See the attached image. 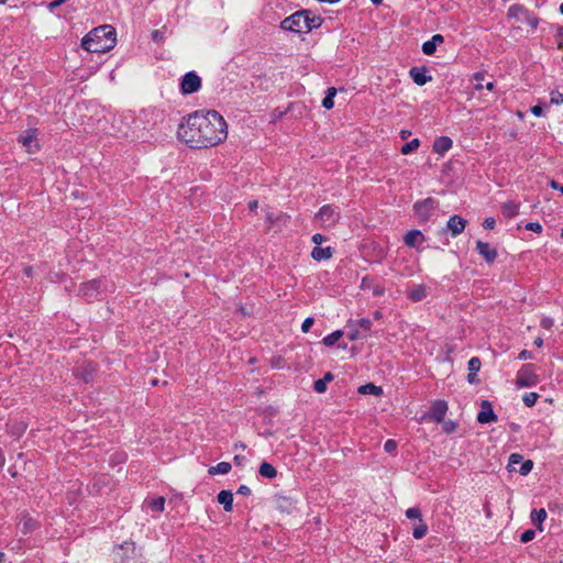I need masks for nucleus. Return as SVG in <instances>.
Returning <instances> with one entry per match:
<instances>
[{
	"label": "nucleus",
	"instance_id": "obj_1",
	"mask_svg": "<svg viewBox=\"0 0 563 563\" xmlns=\"http://www.w3.org/2000/svg\"><path fill=\"white\" fill-rule=\"evenodd\" d=\"M177 137L190 148H207L228 137V124L216 110L195 111L179 123Z\"/></svg>",
	"mask_w": 563,
	"mask_h": 563
},
{
	"label": "nucleus",
	"instance_id": "obj_2",
	"mask_svg": "<svg viewBox=\"0 0 563 563\" xmlns=\"http://www.w3.org/2000/svg\"><path fill=\"white\" fill-rule=\"evenodd\" d=\"M115 30L111 25H100L90 31L81 41V47L90 53H106L115 45Z\"/></svg>",
	"mask_w": 563,
	"mask_h": 563
},
{
	"label": "nucleus",
	"instance_id": "obj_3",
	"mask_svg": "<svg viewBox=\"0 0 563 563\" xmlns=\"http://www.w3.org/2000/svg\"><path fill=\"white\" fill-rule=\"evenodd\" d=\"M309 15H311L310 10H306V9L299 10V11L292 13L291 15L285 18L280 22V29H283L285 31L298 33V34L309 33L312 30H314V25H311L308 23Z\"/></svg>",
	"mask_w": 563,
	"mask_h": 563
},
{
	"label": "nucleus",
	"instance_id": "obj_4",
	"mask_svg": "<svg viewBox=\"0 0 563 563\" xmlns=\"http://www.w3.org/2000/svg\"><path fill=\"white\" fill-rule=\"evenodd\" d=\"M539 383L533 364H525L517 373L516 384L519 387H533Z\"/></svg>",
	"mask_w": 563,
	"mask_h": 563
},
{
	"label": "nucleus",
	"instance_id": "obj_5",
	"mask_svg": "<svg viewBox=\"0 0 563 563\" xmlns=\"http://www.w3.org/2000/svg\"><path fill=\"white\" fill-rule=\"evenodd\" d=\"M201 88V78L195 71L186 73L179 84V89L183 95H191Z\"/></svg>",
	"mask_w": 563,
	"mask_h": 563
},
{
	"label": "nucleus",
	"instance_id": "obj_6",
	"mask_svg": "<svg viewBox=\"0 0 563 563\" xmlns=\"http://www.w3.org/2000/svg\"><path fill=\"white\" fill-rule=\"evenodd\" d=\"M316 217L323 224L333 225L340 219V208L332 205H324L319 209Z\"/></svg>",
	"mask_w": 563,
	"mask_h": 563
},
{
	"label": "nucleus",
	"instance_id": "obj_7",
	"mask_svg": "<svg viewBox=\"0 0 563 563\" xmlns=\"http://www.w3.org/2000/svg\"><path fill=\"white\" fill-rule=\"evenodd\" d=\"M438 202L433 198H426L423 200L417 201L413 205V211L416 216L420 219L422 222H427L430 217L432 210L437 207Z\"/></svg>",
	"mask_w": 563,
	"mask_h": 563
},
{
	"label": "nucleus",
	"instance_id": "obj_8",
	"mask_svg": "<svg viewBox=\"0 0 563 563\" xmlns=\"http://www.w3.org/2000/svg\"><path fill=\"white\" fill-rule=\"evenodd\" d=\"M466 224L467 221L463 217L454 214L450 217L446 222V228L441 229L439 234L450 232L452 238H456L465 230Z\"/></svg>",
	"mask_w": 563,
	"mask_h": 563
},
{
	"label": "nucleus",
	"instance_id": "obj_9",
	"mask_svg": "<svg viewBox=\"0 0 563 563\" xmlns=\"http://www.w3.org/2000/svg\"><path fill=\"white\" fill-rule=\"evenodd\" d=\"M477 421L482 424L497 421V415L494 412L493 405L488 400H482L481 411L477 413Z\"/></svg>",
	"mask_w": 563,
	"mask_h": 563
},
{
	"label": "nucleus",
	"instance_id": "obj_10",
	"mask_svg": "<svg viewBox=\"0 0 563 563\" xmlns=\"http://www.w3.org/2000/svg\"><path fill=\"white\" fill-rule=\"evenodd\" d=\"M19 142L26 148L29 153H35L40 150L36 130L34 129H30L25 132V134L20 135Z\"/></svg>",
	"mask_w": 563,
	"mask_h": 563
},
{
	"label": "nucleus",
	"instance_id": "obj_11",
	"mask_svg": "<svg viewBox=\"0 0 563 563\" xmlns=\"http://www.w3.org/2000/svg\"><path fill=\"white\" fill-rule=\"evenodd\" d=\"M448 411V404L444 400H437L432 404L428 418L433 422H443Z\"/></svg>",
	"mask_w": 563,
	"mask_h": 563
},
{
	"label": "nucleus",
	"instance_id": "obj_12",
	"mask_svg": "<svg viewBox=\"0 0 563 563\" xmlns=\"http://www.w3.org/2000/svg\"><path fill=\"white\" fill-rule=\"evenodd\" d=\"M274 501L280 512L291 514L296 509L297 500L291 496L277 494Z\"/></svg>",
	"mask_w": 563,
	"mask_h": 563
},
{
	"label": "nucleus",
	"instance_id": "obj_13",
	"mask_svg": "<svg viewBox=\"0 0 563 563\" xmlns=\"http://www.w3.org/2000/svg\"><path fill=\"white\" fill-rule=\"evenodd\" d=\"M476 251L488 264L494 263L498 256L496 249L490 247L489 243L481 240L476 242Z\"/></svg>",
	"mask_w": 563,
	"mask_h": 563
},
{
	"label": "nucleus",
	"instance_id": "obj_14",
	"mask_svg": "<svg viewBox=\"0 0 563 563\" xmlns=\"http://www.w3.org/2000/svg\"><path fill=\"white\" fill-rule=\"evenodd\" d=\"M409 76L413 80V82L418 86H423L427 82L432 80V76L428 75L427 67H411L409 70Z\"/></svg>",
	"mask_w": 563,
	"mask_h": 563
},
{
	"label": "nucleus",
	"instance_id": "obj_15",
	"mask_svg": "<svg viewBox=\"0 0 563 563\" xmlns=\"http://www.w3.org/2000/svg\"><path fill=\"white\" fill-rule=\"evenodd\" d=\"M18 528L22 532V534H27L35 531L38 528V522L32 518L29 514L22 512L20 515V521L18 523Z\"/></svg>",
	"mask_w": 563,
	"mask_h": 563
},
{
	"label": "nucleus",
	"instance_id": "obj_16",
	"mask_svg": "<svg viewBox=\"0 0 563 563\" xmlns=\"http://www.w3.org/2000/svg\"><path fill=\"white\" fill-rule=\"evenodd\" d=\"M426 241V236L420 230H410L404 236V243L408 247L418 249Z\"/></svg>",
	"mask_w": 563,
	"mask_h": 563
},
{
	"label": "nucleus",
	"instance_id": "obj_17",
	"mask_svg": "<svg viewBox=\"0 0 563 563\" xmlns=\"http://www.w3.org/2000/svg\"><path fill=\"white\" fill-rule=\"evenodd\" d=\"M101 286V282L98 279H92L87 283L81 284L79 288V294L87 298L92 299L98 292Z\"/></svg>",
	"mask_w": 563,
	"mask_h": 563
},
{
	"label": "nucleus",
	"instance_id": "obj_18",
	"mask_svg": "<svg viewBox=\"0 0 563 563\" xmlns=\"http://www.w3.org/2000/svg\"><path fill=\"white\" fill-rule=\"evenodd\" d=\"M452 146L453 141L449 136H440L433 142L432 150L434 153L443 156Z\"/></svg>",
	"mask_w": 563,
	"mask_h": 563
},
{
	"label": "nucleus",
	"instance_id": "obj_19",
	"mask_svg": "<svg viewBox=\"0 0 563 563\" xmlns=\"http://www.w3.org/2000/svg\"><path fill=\"white\" fill-rule=\"evenodd\" d=\"M444 42V37L441 34H434L431 40L422 44L423 54L431 56L435 53L437 46Z\"/></svg>",
	"mask_w": 563,
	"mask_h": 563
},
{
	"label": "nucleus",
	"instance_id": "obj_20",
	"mask_svg": "<svg viewBox=\"0 0 563 563\" xmlns=\"http://www.w3.org/2000/svg\"><path fill=\"white\" fill-rule=\"evenodd\" d=\"M360 288L363 290L372 289L373 295L376 297L383 296L385 294V288L379 285H374L373 277H371L368 275H366L362 278Z\"/></svg>",
	"mask_w": 563,
	"mask_h": 563
},
{
	"label": "nucleus",
	"instance_id": "obj_21",
	"mask_svg": "<svg viewBox=\"0 0 563 563\" xmlns=\"http://www.w3.org/2000/svg\"><path fill=\"white\" fill-rule=\"evenodd\" d=\"M217 500H218L219 504H221L223 506V509L227 512L232 511V509H233V494H232L231 490H227V489L221 490L218 494V496H217Z\"/></svg>",
	"mask_w": 563,
	"mask_h": 563
},
{
	"label": "nucleus",
	"instance_id": "obj_22",
	"mask_svg": "<svg viewBox=\"0 0 563 563\" xmlns=\"http://www.w3.org/2000/svg\"><path fill=\"white\" fill-rule=\"evenodd\" d=\"M333 255V249L331 246L321 247V246H314L311 252V257L317 261H325L330 260Z\"/></svg>",
	"mask_w": 563,
	"mask_h": 563
},
{
	"label": "nucleus",
	"instance_id": "obj_23",
	"mask_svg": "<svg viewBox=\"0 0 563 563\" xmlns=\"http://www.w3.org/2000/svg\"><path fill=\"white\" fill-rule=\"evenodd\" d=\"M501 213L505 218H514L519 213V205L515 201H507L501 206Z\"/></svg>",
	"mask_w": 563,
	"mask_h": 563
},
{
	"label": "nucleus",
	"instance_id": "obj_24",
	"mask_svg": "<svg viewBox=\"0 0 563 563\" xmlns=\"http://www.w3.org/2000/svg\"><path fill=\"white\" fill-rule=\"evenodd\" d=\"M547 518V511L543 508L533 509L530 514L531 521L542 531V523Z\"/></svg>",
	"mask_w": 563,
	"mask_h": 563
},
{
	"label": "nucleus",
	"instance_id": "obj_25",
	"mask_svg": "<svg viewBox=\"0 0 563 563\" xmlns=\"http://www.w3.org/2000/svg\"><path fill=\"white\" fill-rule=\"evenodd\" d=\"M258 473L261 476L269 479L275 478L277 475L276 468L268 462H262L258 468Z\"/></svg>",
	"mask_w": 563,
	"mask_h": 563
},
{
	"label": "nucleus",
	"instance_id": "obj_26",
	"mask_svg": "<svg viewBox=\"0 0 563 563\" xmlns=\"http://www.w3.org/2000/svg\"><path fill=\"white\" fill-rule=\"evenodd\" d=\"M232 466L229 462H220L218 463L216 466H211L209 470H208V473L210 475H216V474H228L230 471H231Z\"/></svg>",
	"mask_w": 563,
	"mask_h": 563
},
{
	"label": "nucleus",
	"instance_id": "obj_27",
	"mask_svg": "<svg viewBox=\"0 0 563 563\" xmlns=\"http://www.w3.org/2000/svg\"><path fill=\"white\" fill-rule=\"evenodd\" d=\"M336 95V89L334 87H329L325 91V97L322 100V107L327 110H330L334 106V97Z\"/></svg>",
	"mask_w": 563,
	"mask_h": 563
},
{
	"label": "nucleus",
	"instance_id": "obj_28",
	"mask_svg": "<svg viewBox=\"0 0 563 563\" xmlns=\"http://www.w3.org/2000/svg\"><path fill=\"white\" fill-rule=\"evenodd\" d=\"M521 23H526L531 29H537L539 24V19L534 13L526 9L525 13L522 14Z\"/></svg>",
	"mask_w": 563,
	"mask_h": 563
},
{
	"label": "nucleus",
	"instance_id": "obj_29",
	"mask_svg": "<svg viewBox=\"0 0 563 563\" xmlns=\"http://www.w3.org/2000/svg\"><path fill=\"white\" fill-rule=\"evenodd\" d=\"M358 393L364 394V395L369 394V395L379 396V395H382L383 389H382V387L369 383V384H365V385L361 386L358 388Z\"/></svg>",
	"mask_w": 563,
	"mask_h": 563
},
{
	"label": "nucleus",
	"instance_id": "obj_30",
	"mask_svg": "<svg viewBox=\"0 0 563 563\" xmlns=\"http://www.w3.org/2000/svg\"><path fill=\"white\" fill-rule=\"evenodd\" d=\"M343 336L342 330H335L332 333L328 334L323 338L322 343L325 346H332L334 343H336Z\"/></svg>",
	"mask_w": 563,
	"mask_h": 563
},
{
	"label": "nucleus",
	"instance_id": "obj_31",
	"mask_svg": "<svg viewBox=\"0 0 563 563\" xmlns=\"http://www.w3.org/2000/svg\"><path fill=\"white\" fill-rule=\"evenodd\" d=\"M525 11H526V8L523 5H521V4H512L508 9V16L515 18V19H517L518 21L521 22L522 14L525 13Z\"/></svg>",
	"mask_w": 563,
	"mask_h": 563
},
{
	"label": "nucleus",
	"instance_id": "obj_32",
	"mask_svg": "<svg viewBox=\"0 0 563 563\" xmlns=\"http://www.w3.org/2000/svg\"><path fill=\"white\" fill-rule=\"evenodd\" d=\"M427 531H428V526L426 523H423L422 519H420V521L417 525H415V527L412 529V536L415 539L419 540V539H422L427 534Z\"/></svg>",
	"mask_w": 563,
	"mask_h": 563
},
{
	"label": "nucleus",
	"instance_id": "obj_33",
	"mask_svg": "<svg viewBox=\"0 0 563 563\" xmlns=\"http://www.w3.org/2000/svg\"><path fill=\"white\" fill-rule=\"evenodd\" d=\"M148 508L155 512H163L165 509V498L157 497L148 501Z\"/></svg>",
	"mask_w": 563,
	"mask_h": 563
},
{
	"label": "nucleus",
	"instance_id": "obj_34",
	"mask_svg": "<svg viewBox=\"0 0 563 563\" xmlns=\"http://www.w3.org/2000/svg\"><path fill=\"white\" fill-rule=\"evenodd\" d=\"M419 146H420V140L419 139H413L410 142L405 143L402 145L400 152L404 155H408V154L415 152Z\"/></svg>",
	"mask_w": 563,
	"mask_h": 563
},
{
	"label": "nucleus",
	"instance_id": "obj_35",
	"mask_svg": "<svg viewBox=\"0 0 563 563\" xmlns=\"http://www.w3.org/2000/svg\"><path fill=\"white\" fill-rule=\"evenodd\" d=\"M539 395L534 391L526 393L522 397V401L527 407H532L536 405Z\"/></svg>",
	"mask_w": 563,
	"mask_h": 563
},
{
	"label": "nucleus",
	"instance_id": "obj_36",
	"mask_svg": "<svg viewBox=\"0 0 563 563\" xmlns=\"http://www.w3.org/2000/svg\"><path fill=\"white\" fill-rule=\"evenodd\" d=\"M523 457L522 455L518 454V453H512L510 456H509V461H508V470L510 472L512 471H516V467L515 465L516 464H521L523 461Z\"/></svg>",
	"mask_w": 563,
	"mask_h": 563
},
{
	"label": "nucleus",
	"instance_id": "obj_37",
	"mask_svg": "<svg viewBox=\"0 0 563 563\" xmlns=\"http://www.w3.org/2000/svg\"><path fill=\"white\" fill-rule=\"evenodd\" d=\"M426 297V290L423 287L419 286L418 288L413 289L410 294H409V298L412 300V301H420L422 300L423 298Z\"/></svg>",
	"mask_w": 563,
	"mask_h": 563
},
{
	"label": "nucleus",
	"instance_id": "obj_38",
	"mask_svg": "<svg viewBox=\"0 0 563 563\" xmlns=\"http://www.w3.org/2000/svg\"><path fill=\"white\" fill-rule=\"evenodd\" d=\"M467 366H468V372L478 373L481 369V366H482V362H481L479 357L474 356V357L470 358Z\"/></svg>",
	"mask_w": 563,
	"mask_h": 563
},
{
	"label": "nucleus",
	"instance_id": "obj_39",
	"mask_svg": "<svg viewBox=\"0 0 563 563\" xmlns=\"http://www.w3.org/2000/svg\"><path fill=\"white\" fill-rule=\"evenodd\" d=\"M550 103L551 104H555V106L562 104L563 103V93H561L558 90L551 91V93H550Z\"/></svg>",
	"mask_w": 563,
	"mask_h": 563
},
{
	"label": "nucleus",
	"instance_id": "obj_40",
	"mask_svg": "<svg viewBox=\"0 0 563 563\" xmlns=\"http://www.w3.org/2000/svg\"><path fill=\"white\" fill-rule=\"evenodd\" d=\"M532 467H533V462L531 460H527L520 464V468L518 472L520 473V475L525 476L531 472Z\"/></svg>",
	"mask_w": 563,
	"mask_h": 563
},
{
	"label": "nucleus",
	"instance_id": "obj_41",
	"mask_svg": "<svg viewBox=\"0 0 563 563\" xmlns=\"http://www.w3.org/2000/svg\"><path fill=\"white\" fill-rule=\"evenodd\" d=\"M406 517L408 519H418L420 521L421 510L418 507H411L406 510Z\"/></svg>",
	"mask_w": 563,
	"mask_h": 563
},
{
	"label": "nucleus",
	"instance_id": "obj_42",
	"mask_svg": "<svg viewBox=\"0 0 563 563\" xmlns=\"http://www.w3.org/2000/svg\"><path fill=\"white\" fill-rule=\"evenodd\" d=\"M397 448H398V444L395 440L393 439H389L387 441H385L384 443V451L386 453H395L397 451Z\"/></svg>",
	"mask_w": 563,
	"mask_h": 563
},
{
	"label": "nucleus",
	"instance_id": "obj_43",
	"mask_svg": "<svg viewBox=\"0 0 563 563\" xmlns=\"http://www.w3.org/2000/svg\"><path fill=\"white\" fill-rule=\"evenodd\" d=\"M536 537V531L532 530V529H528L526 531H523L521 534H520V541L522 543H528L530 542L531 540H533Z\"/></svg>",
	"mask_w": 563,
	"mask_h": 563
},
{
	"label": "nucleus",
	"instance_id": "obj_44",
	"mask_svg": "<svg viewBox=\"0 0 563 563\" xmlns=\"http://www.w3.org/2000/svg\"><path fill=\"white\" fill-rule=\"evenodd\" d=\"M151 38L153 42L155 43H161L164 41L165 38V32H164V29L163 30H153L152 33H151Z\"/></svg>",
	"mask_w": 563,
	"mask_h": 563
},
{
	"label": "nucleus",
	"instance_id": "obj_45",
	"mask_svg": "<svg viewBox=\"0 0 563 563\" xmlns=\"http://www.w3.org/2000/svg\"><path fill=\"white\" fill-rule=\"evenodd\" d=\"M313 389L316 393L318 394H323L325 390H327V384L324 383V380H322L321 378L320 379H317L314 383H313Z\"/></svg>",
	"mask_w": 563,
	"mask_h": 563
},
{
	"label": "nucleus",
	"instance_id": "obj_46",
	"mask_svg": "<svg viewBox=\"0 0 563 563\" xmlns=\"http://www.w3.org/2000/svg\"><path fill=\"white\" fill-rule=\"evenodd\" d=\"M313 323H314V319L312 317L306 318L301 324V331L303 333H308L310 331L311 327L313 325Z\"/></svg>",
	"mask_w": 563,
	"mask_h": 563
},
{
	"label": "nucleus",
	"instance_id": "obj_47",
	"mask_svg": "<svg viewBox=\"0 0 563 563\" xmlns=\"http://www.w3.org/2000/svg\"><path fill=\"white\" fill-rule=\"evenodd\" d=\"M322 22H323V19L319 15H313L311 13V15L308 16V23L311 25H314V29H318L319 26H321Z\"/></svg>",
	"mask_w": 563,
	"mask_h": 563
},
{
	"label": "nucleus",
	"instance_id": "obj_48",
	"mask_svg": "<svg viewBox=\"0 0 563 563\" xmlns=\"http://www.w3.org/2000/svg\"><path fill=\"white\" fill-rule=\"evenodd\" d=\"M456 427H457V424L452 420H448V421L443 422V431L445 433H453L456 430Z\"/></svg>",
	"mask_w": 563,
	"mask_h": 563
},
{
	"label": "nucleus",
	"instance_id": "obj_49",
	"mask_svg": "<svg viewBox=\"0 0 563 563\" xmlns=\"http://www.w3.org/2000/svg\"><path fill=\"white\" fill-rule=\"evenodd\" d=\"M357 324L360 328H362L363 330L365 331H369L372 325H373V322L371 319L368 318H362L360 320H357Z\"/></svg>",
	"mask_w": 563,
	"mask_h": 563
},
{
	"label": "nucleus",
	"instance_id": "obj_50",
	"mask_svg": "<svg viewBox=\"0 0 563 563\" xmlns=\"http://www.w3.org/2000/svg\"><path fill=\"white\" fill-rule=\"evenodd\" d=\"M526 229L536 233L542 232V225L539 222H528Z\"/></svg>",
	"mask_w": 563,
	"mask_h": 563
},
{
	"label": "nucleus",
	"instance_id": "obj_51",
	"mask_svg": "<svg viewBox=\"0 0 563 563\" xmlns=\"http://www.w3.org/2000/svg\"><path fill=\"white\" fill-rule=\"evenodd\" d=\"M554 324V320L550 317H543L540 321V325L543 328V329H551Z\"/></svg>",
	"mask_w": 563,
	"mask_h": 563
},
{
	"label": "nucleus",
	"instance_id": "obj_52",
	"mask_svg": "<svg viewBox=\"0 0 563 563\" xmlns=\"http://www.w3.org/2000/svg\"><path fill=\"white\" fill-rule=\"evenodd\" d=\"M311 241L316 244V246H320L321 243L328 241V238L320 233H316L312 235Z\"/></svg>",
	"mask_w": 563,
	"mask_h": 563
},
{
	"label": "nucleus",
	"instance_id": "obj_53",
	"mask_svg": "<svg viewBox=\"0 0 563 563\" xmlns=\"http://www.w3.org/2000/svg\"><path fill=\"white\" fill-rule=\"evenodd\" d=\"M474 80L476 81L475 89L476 90L483 89L484 86H483L482 81L484 80V74L483 73H475L474 74Z\"/></svg>",
	"mask_w": 563,
	"mask_h": 563
},
{
	"label": "nucleus",
	"instance_id": "obj_54",
	"mask_svg": "<svg viewBox=\"0 0 563 563\" xmlns=\"http://www.w3.org/2000/svg\"><path fill=\"white\" fill-rule=\"evenodd\" d=\"M495 219L489 217V218H486L483 222V227L484 229L486 230H493L495 228Z\"/></svg>",
	"mask_w": 563,
	"mask_h": 563
},
{
	"label": "nucleus",
	"instance_id": "obj_55",
	"mask_svg": "<svg viewBox=\"0 0 563 563\" xmlns=\"http://www.w3.org/2000/svg\"><path fill=\"white\" fill-rule=\"evenodd\" d=\"M236 494L239 495H243V496H250L252 494V490L249 486L246 485H241L239 488H238V492Z\"/></svg>",
	"mask_w": 563,
	"mask_h": 563
},
{
	"label": "nucleus",
	"instance_id": "obj_56",
	"mask_svg": "<svg viewBox=\"0 0 563 563\" xmlns=\"http://www.w3.org/2000/svg\"><path fill=\"white\" fill-rule=\"evenodd\" d=\"M531 112L533 115L536 117H543L544 115V110L541 106L539 104H536L531 108Z\"/></svg>",
	"mask_w": 563,
	"mask_h": 563
},
{
	"label": "nucleus",
	"instance_id": "obj_57",
	"mask_svg": "<svg viewBox=\"0 0 563 563\" xmlns=\"http://www.w3.org/2000/svg\"><path fill=\"white\" fill-rule=\"evenodd\" d=\"M119 549H121V550L126 549V552L131 551L132 553H134L135 544H134V542H124L123 544H121L119 547Z\"/></svg>",
	"mask_w": 563,
	"mask_h": 563
},
{
	"label": "nucleus",
	"instance_id": "obj_58",
	"mask_svg": "<svg viewBox=\"0 0 563 563\" xmlns=\"http://www.w3.org/2000/svg\"><path fill=\"white\" fill-rule=\"evenodd\" d=\"M347 336H349V340H350V341H356V340H358V339H360V336H361V335H360V332H358L356 329H354V330H352V331L349 333V335H347Z\"/></svg>",
	"mask_w": 563,
	"mask_h": 563
},
{
	"label": "nucleus",
	"instance_id": "obj_59",
	"mask_svg": "<svg viewBox=\"0 0 563 563\" xmlns=\"http://www.w3.org/2000/svg\"><path fill=\"white\" fill-rule=\"evenodd\" d=\"M467 382H468L470 384L478 383L477 373H471V372H468V374H467Z\"/></svg>",
	"mask_w": 563,
	"mask_h": 563
},
{
	"label": "nucleus",
	"instance_id": "obj_60",
	"mask_svg": "<svg viewBox=\"0 0 563 563\" xmlns=\"http://www.w3.org/2000/svg\"><path fill=\"white\" fill-rule=\"evenodd\" d=\"M531 357V352L527 351V350H522L519 355H518V358L519 360H528Z\"/></svg>",
	"mask_w": 563,
	"mask_h": 563
},
{
	"label": "nucleus",
	"instance_id": "obj_61",
	"mask_svg": "<svg viewBox=\"0 0 563 563\" xmlns=\"http://www.w3.org/2000/svg\"><path fill=\"white\" fill-rule=\"evenodd\" d=\"M550 186H551V188L559 190L561 194H563V186L561 184H559L558 181L552 180Z\"/></svg>",
	"mask_w": 563,
	"mask_h": 563
},
{
	"label": "nucleus",
	"instance_id": "obj_62",
	"mask_svg": "<svg viewBox=\"0 0 563 563\" xmlns=\"http://www.w3.org/2000/svg\"><path fill=\"white\" fill-rule=\"evenodd\" d=\"M333 378V374L331 372H327L321 379L328 385V383L332 382Z\"/></svg>",
	"mask_w": 563,
	"mask_h": 563
},
{
	"label": "nucleus",
	"instance_id": "obj_63",
	"mask_svg": "<svg viewBox=\"0 0 563 563\" xmlns=\"http://www.w3.org/2000/svg\"><path fill=\"white\" fill-rule=\"evenodd\" d=\"M257 207H258V202H257V200H252V201H250V202H249V209H250L251 211L256 210V209H257Z\"/></svg>",
	"mask_w": 563,
	"mask_h": 563
},
{
	"label": "nucleus",
	"instance_id": "obj_64",
	"mask_svg": "<svg viewBox=\"0 0 563 563\" xmlns=\"http://www.w3.org/2000/svg\"><path fill=\"white\" fill-rule=\"evenodd\" d=\"M555 33H556V36L563 38V26L562 25L556 26Z\"/></svg>",
	"mask_w": 563,
	"mask_h": 563
}]
</instances>
